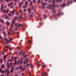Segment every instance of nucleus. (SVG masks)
I'll return each mask as SVG.
<instances>
[{"instance_id": "0e129e2a", "label": "nucleus", "mask_w": 76, "mask_h": 76, "mask_svg": "<svg viewBox=\"0 0 76 76\" xmlns=\"http://www.w3.org/2000/svg\"><path fill=\"white\" fill-rule=\"evenodd\" d=\"M14 35H15V34H16V33H15V32H14Z\"/></svg>"}, {"instance_id": "aec40b11", "label": "nucleus", "mask_w": 76, "mask_h": 76, "mask_svg": "<svg viewBox=\"0 0 76 76\" xmlns=\"http://www.w3.org/2000/svg\"><path fill=\"white\" fill-rule=\"evenodd\" d=\"M19 68L20 69H22V66H19Z\"/></svg>"}, {"instance_id": "5701e85b", "label": "nucleus", "mask_w": 76, "mask_h": 76, "mask_svg": "<svg viewBox=\"0 0 76 76\" xmlns=\"http://www.w3.org/2000/svg\"><path fill=\"white\" fill-rule=\"evenodd\" d=\"M28 2H26L25 3V5L26 6H28Z\"/></svg>"}, {"instance_id": "338daca9", "label": "nucleus", "mask_w": 76, "mask_h": 76, "mask_svg": "<svg viewBox=\"0 0 76 76\" xmlns=\"http://www.w3.org/2000/svg\"><path fill=\"white\" fill-rule=\"evenodd\" d=\"M0 39H2V37L1 36V37H0Z\"/></svg>"}, {"instance_id": "49530a36", "label": "nucleus", "mask_w": 76, "mask_h": 76, "mask_svg": "<svg viewBox=\"0 0 76 76\" xmlns=\"http://www.w3.org/2000/svg\"><path fill=\"white\" fill-rule=\"evenodd\" d=\"M12 4H13V3H12V2H11V3H10V5H12Z\"/></svg>"}, {"instance_id": "bf43d9fd", "label": "nucleus", "mask_w": 76, "mask_h": 76, "mask_svg": "<svg viewBox=\"0 0 76 76\" xmlns=\"http://www.w3.org/2000/svg\"><path fill=\"white\" fill-rule=\"evenodd\" d=\"M4 16L5 15H2V17L3 18H4Z\"/></svg>"}, {"instance_id": "f257e3e1", "label": "nucleus", "mask_w": 76, "mask_h": 76, "mask_svg": "<svg viewBox=\"0 0 76 76\" xmlns=\"http://www.w3.org/2000/svg\"><path fill=\"white\" fill-rule=\"evenodd\" d=\"M56 0H53V5L50 4L49 6L51 7L50 9H51L53 10V13L54 14L53 15V17L55 18L56 17V16H57V15H55L57 13V11H56L55 10V7H56V4H55V1Z\"/></svg>"}, {"instance_id": "37998d69", "label": "nucleus", "mask_w": 76, "mask_h": 76, "mask_svg": "<svg viewBox=\"0 0 76 76\" xmlns=\"http://www.w3.org/2000/svg\"><path fill=\"white\" fill-rule=\"evenodd\" d=\"M30 5L31 6H32V2H31Z\"/></svg>"}, {"instance_id": "7c9ffc66", "label": "nucleus", "mask_w": 76, "mask_h": 76, "mask_svg": "<svg viewBox=\"0 0 76 76\" xmlns=\"http://www.w3.org/2000/svg\"><path fill=\"white\" fill-rule=\"evenodd\" d=\"M26 7H27V6H23V8H26Z\"/></svg>"}, {"instance_id": "4d7b16f0", "label": "nucleus", "mask_w": 76, "mask_h": 76, "mask_svg": "<svg viewBox=\"0 0 76 76\" xmlns=\"http://www.w3.org/2000/svg\"><path fill=\"white\" fill-rule=\"evenodd\" d=\"M22 64V61L20 62V64Z\"/></svg>"}, {"instance_id": "a19ab883", "label": "nucleus", "mask_w": 76, "mask_h": 76, "mask_svg": "<svg viewBox=\"0 0 76 76\" xmlns=\"http://www.w3.org/2000/svg\"><path fill=\"white\" fill-rule=\"evenodd\" d=\"M27 57V55H25L24 56V58H25Z\"/></svg>"}, {"instance_id": "e2e57ef3", "label": "nucleus", "mask_w": 76, "mask_h": 76, "mask_svg": "<svg viewBox=\"0 0 76 76\" xmlns=\"http://www.w3.org/2000/svg\"><path fill=\"white\" fill-rule=\"evenodd\" d=\"M9 16H11V14L10 13H9Z\"/></svg>"}, {"instance_id": "1a4fd4ad", "label": "nucleus", "mask_w": 76, "mask_h": 76, "mask_svg": "<svg viewBox=\"0 0 76 76\" xmlns=\"http://www.w3.org/2000/svg\"><path fill=\"white\" fill-rule=\"evenodd\" d=\"M61 7H64V6H65V4H61Z\"/></svg>"}, {"instance_id": "6e6552de", "label": "nucleus", "mask_w": 76, "mask_h": 76, "mask_svg": "<svg viewBox=\"0 0 76 76\" xmlns=\"http://www.w3.org/2000/svg\"><path fill=\"white\" fill-rule=\"evenodd\" d=\"M9 10H4V12H6L7 14V13H8V12H9Z\"/></svg>"}, {"instance_id": "9d476101", "label": "nucleus", "mask_w": 76, "mask_h": 76, "mask_svg": "<svg viewBox=\"0 0 76 76\" xmlns=\"http://www.w3.org/2000/svg\"><path fill=\"white\" fill-rule=\"evenodd\" d=\"M21 4H23V2H21L20 3H19V6L21 7Z\"/></svg>"}, {"instance_id": "052dcab7", "label": "nucleus", "mask_w": 76, "mask_h": 76, "mask_svg": "<svg viewBox=\"0 0 76 76\" xmlns=\"http://www.w3.org/2000/svg\"><path fill=\"white\" fill-rule=\"evenodd\" d=\"M23 56L24 55H25V53L23 52Z\"/></svg>"}, {"instance_id": "ddd939ff", "label": "nucleus", "mask_w": 76, "mask_h": 76, "mask_svg": "<svg viewBox=\"0 0 76 76\" xmlns=\"http://www.w3.org/2000/svg\"><path fill=\"white\" fill-rule=\"evenodd\" d=\"M0 20L1 22H2V23H4V21L2 19H1Z\"/></svg>"}, {"instance_id": "6e6d98bb", "label": "nucleus", "mask_w": 76, "mask_h": 76, "mask_svg": "<svg viewBox=\"0 0 76 76\" xmlns=\"http://www.w3.org/2000/svg\"><path fill=\"white\" fill-rule=\"evenodd\" d=\"M18 69H19V67H17L16 69V70H18Z\"/></svg>"}, {"instance_id": "9b49d317", "label": "nucleus", "mask_w": 76, "mask_h": 76, "mask_svg": "<svg viewBox=\"0 0 76 76\" xmlns=\"http://www.w3.org/2000/svg\"><path fill=\"white\" fill-rule=\"evenodd\" d=\"M6 57H7V55H5V56H4V60H5Z\"/></svg>"}, {"instance_id": "de8ad7c7", "label": "nucleus", "mask_w": 76, "mask_h": 76, "mask_svg": "<svg viewBox=\"0 0 76 76\" xmlns=\"http://www.w3.org/2000/svg\"><path fill=\"white\" fill-rule=\"evenodd\" d=\"M15 26H18V25L17 23H15Z\"/></svg>"}, {"instance_id": "f704fd0d", "label": "nucleus", "mask_w": 76, "mask_h": 76, "mask_svg": "<svg viewBox=\"0 0 76 76\" xmlns=\"http://www.w3.org/2000/svg\"><path fill=\"white\" fill-rule=\"evenodd\" d=\"M41 64H39L38 65H37V66H41Z\"/></svg>"}, {"instance_id": "412c9836", "label": "nucleus", "mask_w": 76, "mask_h": 76, "mask_svg": "<svg viewBox=\"0 0 76 76\" xmlns=\"http://www.w3.org/2000/svg\"><path fill=\"white\" fill-rule=\"evenodd\" d=\"M10 72V71H8L7 72V76H9V73Z\"/></svg>"}, {"instance_id": "72a5a7b5", "label": "nucleus", "mask_w": 76, "mask_h": 76, "mask_svg": "<svg viewBox=\"0 0 76 76\" xmlns=\"http://www.w3.org/2000/svg\"><path fill=\"white\" fill-rule=\"evenodd\" d=\"M7 32H8V34H9V35H10V32H9V31H8Z\"/></svg>"}, {"instance_id": "cd10ccee", "label": "nucleus", "mask_w": 76, "mask_h": 76, "mask_svg": "<svg viewBox=\"0 0 76 76\" xmlns=\"http://www.w3.org/2000/svg\"><path fill=\"white\" fill-rule=\"evenodd\" d=\"M2 72V69L1 68L0 69V73H1Z\"/></svg>"}, {"instance_id": "423d86ee", "label": "nucleus", "mask_w": 76, "mask_h": 76, "mask_svg": "<svg viewBox=\"0 0 76 76\" xmlns=\"http://www.w3.org/2000/svg\"><path fill=\"white\" fill-rule=\"evenodd\" d=\"M46 72H44L43 73H42V75H41V76H46Z\"/></svg>"}, {"instance_id": "7ed1b4c3", "label": "nucleus", "mask_w": 76, "mask_h": 76, "mask_svg": "<svg viewBox=\"0 0 76 76\" xmlns=\"http://www.w3.org/2000/svg\"><path fill=\"white\" fill-rule=\"evenodd\" d=\"M42 5L41 6V8L42 9H44L45 8V6H44L45 5H47V3H43V2H42Z\"/></svg>"}, {"instance_id": "20e7f679", "label": "nucleus", "mask_w": 76, "mask_h": 76, "mask_svg": "<svg viewBox=\"0 0 76 76\" xmlns=\"http://www.w3.org/2000/svg\"><path fill=\"white\" fill-rule=\"evenodd\" d=\"M72 1H69V0H68V3H67V5H69V4L72 3Z\"/></svg>"}, {"instance_id": "6ab92c4d", "label": "nucleus", "mask_w": 76, "mask_h": 76, "mask_svg": "<svg viewBox=\"0 0 76 76\" xmlns=\"http://www.w3.org/2000/svg\"><path fill=\"white\" fill-rule=\"evenodd\" d=\"M11 12L12 13H14V12H15V9H13V11H11Z\"/></svg>"}, {"instance_id": "c03bdc74", "label": "nucleus", "mask_w": 76, "mask_h": 76, "mask_svg": "<svg viewBox=\"0 0 76 76\" xmlns=\"http://www.w3.org/2000/svg\"><path fill=\"white\" fill-rule=\"evenodd\" d=\"M2 73H4V71L3 70V71H2Z\"/></svg>"}, {"instance_id": "79ce46f5", "label": "nucleus", "mask_w": 76, "mask_h": 76, "mask_svg": "<svg viewBox=\"0 0 76 76\" xmlns=\"http://www.w3.org/2000/svg\"><path fill=\"white\" fill-rule=\"evenodd\" d=\"M13 70H11V73H13Z\"/></svg>"}, {"instance_id": "b1692460", "label": "nucleus", "mask_w": 76, "mask_h": 76, "mask_svg": "<svg viewBox=\"0 0 76 76\" xmlns=\"http://www.w3.org/2000/svg\"><path fill=\"white\" fill-rule=\"evenodd\" d=\"M6 23L7 25H10V23L8 22H7Z\"/></svg>"}, {"instance_id": "dca6fc26", "label": "nucleus", "mask_w": 76, "mask_h": 76, "mask_svg": "<svg viewBox=\"0 0 76 76\" xmlns=\"http://www.w3.org/2000/svg\"><path fill=\"white\" fill-rule=\"evenodd\" d=\"M20 63V60H18V62H17V64H19Z\"/></svg>"}, {"instance_id": "c756f323", "label": "nucleus", "mask_w": 76, "mask_h": 76, "mask_svg": "<svg viewBox=\"0 0 76 76\" xmlns=\"http://www.w3.org/2000/svg\"><path fill=\"white\" fill-rule=\"evenodd\" d=\"M42 67H46V66L45 65H43L42 66Z\"/></svg>"}, {"instance_id": "4c0bfd02", "label": "nucleus", "mask_w": 76, "mask_h": 76, "mask_svg": "<svg viewBox=\"0 0 76 76\" xmlns=\"http://www.w3.org/2000/svg\"><path fill=\"white\" fill-rule=\"evenodd\" d=\"M44 19H45V18H46V15H44Z\"/></svg>"}, {"instance_id": "3c124183", "label": "nucleus", "mask_w": 76, "mask_h": 76, "mask_svg": "<svg viewBox=\"0 0 76 76\" xmlns=\"http://www.w3.org/2000/svg\"><path fill=\"white\" fill-rule=\"evenodd\" d=\"M23 11H24V12H26V10H24Z\"/></svg>"}, {"instance_id": "393cba45", "label": "nucleus", "mask_w": 76, "mask_h": 76, "mask_svg": "<svg viewBox=\"0 0 76 76\" xmlns=\"http://www.w3.org/2000/svg\"><path fill=\"white\" fill-rule=\"evenodd\" d=\"M60 15V12H59L58 13V16H59Z\"/></svg>"}, {"instance_id": "774afa93", "label": "nucleus", "mask_w": 76, "mask_h": 76, "mask_svg": "<svg viewBox=\"0 0 76 76\" xmlns=\"http://www.w3.org/2000/svg\"><path fill=\"white\" fill-rule=\"evenodd\" d=\"M74 1L75 2H76V0H74Z\"/></svg>"}, {"instance_id": "f03ea898", "label": "nucleus", "mask_w": 76, "mask_h": 76, "mask_svg": "<svg viewBox=\"0 0 76 76\" xmlns=\"http://www.w3.org/2000/svg\"><path fill=\"white\" fill-rule=\"evenodd\" d=\"M19 18L18 17H15V18L13 20L12 22L11 23V27H13V23H15V20H16V19H17V18Z\"/></svg>"}, {"instance_id": "bb28decb", "label": "nucleus", "mask_w": 76, "mask_h": 76, "mask_svg": "<svg viewBox=\"0 0 76 76\" xmlns=\"http://www.w3.org/2000/svg\"><path fill=\"white\" fill-rule=\"evenodd\" d=\"M2 67H1V68H2L3 69V68H4V66H4V65L3 64H2Z\"/></svg>"}, {"instance_id": "2f4dec72", "label": "nucleus", "mask_w": 76, "mask_h": 76, "mask_svg": "<svg viewBox=\"0 0 76 76\" xmlns=\"http://www.w3.org/2000/svg\"><path fill=\"white\" fill-rule=\"evenodd\" d=\"M20 18H22L21 16H20V17H19L18 20H20Z\"/></svg>"}, {"instance_id": "5fc2aeb1", "label": "nucleus", "mask_w": 76, "mask_h": 76, "mask_svg": "<svg viewBox=\"0 0 76 76\" xmlns=\"http://www.w3.org/2000/svg\"><path fill=\"white\" fill-rule=\"evenodd\" d=\"M3 29L4 30V29H5V28H4V26L3 27Z\"/></svg>"}, {"instance_id": "69168bd1", "label": "nucleus", "mask_w": 76, "mask_h": 76, "mask_svg": "<svg viewBox=\"0 0 76 76\" xmlns=\"http://www.w3.org/2000/svg\"><path fill=\"white\" fill-rule=\"evenodd\" d=\"M12 28H10V31H12Z\"/></svg>"}, {"instance_id": "f3484780", "label": "nucleus", "mask_w": 76, "mask_h": 76, "mask_svg": "<svg viewBox=\"0 0 76 76\" xmlns=\"http://www.w3.org/2000/svg\"><path fill=\"white\" fill-rule=\"evenodd\" d=\"M28 13H31V10H30L29 9H28Z\"/></svg>"}, {"instance_id": "8fccbe9b", "label": "nucleus", "mask_w": 76, "mask_h": 76, "mask_svg": "<svg viewBox=\"0 0 76 76\" xmlns=\"http://www.w3.org/2000/svg\"><path fill=\"white\" fill-rule=\"evenodd\" d=\"M7 41L8 42H10L11 41L10 40H7Z\"/></svg>"}, {"instance_id": "ea45409f", "label": "nucleus", "mask_w": 76, "mask_h": 76, "mask_svg": "<svg viewBox=\"0 0 76 76\" xmlns=\"http://www.w3.org/2000/svg\"><path fill=\"white\" fill-rule=\"evenodd\" d=\"M6 48H9V47H8V46H7V45H6Z\"/></svg>"}, {"instance_id": "4468645a", "label": "nucleus", "mask_w": 76, "mask_h": 76, "mask_svg": "<svg viewBox=\"0 0 76 76\" xmlns=\"http://www.w3.org/2000/svg\"><path fill=\"white\" fill-rule=\"evenodd\" d=\"M17 58H18L17 57H14V60L15 61H16V59Z\"/></svg>"}, {"instance_id": "39448f33", "label": "nucleus", "mask_w": 76, "mask_h": 76, "mask_svg": "<svg viewBox=\"0 0 76 76\" xmlns=\"http://www.w3.org/2000/svg\"><path fill=\"white\" fill-rule=\"evenodd\" d=\"M18 28H19L20 26H23V25H22V24H18Z\"/></svg>"}, {"instance_id": "f8f14e48", "label": "nucleus", "mask_w": 76, "mask_h": 76, "mask_svg": "<svg viewBox=\"0 0 76 76\" xmlns=\"http://www.w3.org/2000/svg\"><path fill=\"white\" fill-rule=\"evenodd\" d=\"M7 67L8 68H9V63H7Z\"/></svg>"}, {"instance_id": "a878e982", "label": "nucleus", "mask_w": 76, "mask_h": 76, "mask_svg": "<svg viewBox=\"0 0 76 76\" xmlns=\"http://www.w3.org/2000/svg\"><path fill=\"white\" fill-rule=\"evenodd\" d=\"M13 63H10V67H11L12 66V65H13Z\"/></svg>"}, {"instance_id": "4be33fe9", "label": "nucleus", "mask_w": 76, "mask_h": 76, "mask_svg": "<svg viewBox=\"0 0 76 76\" xmlns=\"http://www.w3.org/2000/svg\"><path fill=\"white\" fill-rule=\"evenodd\" d=\"M4 16H5V19H7L8 18V16H6V15H4Z\"/></svg>"}, {"instance_id": "603ef678", "label": "nucleus", "mask_w": 76, "mask_h": 76, "mask_svg": "<svg viewBox=\"0 0 76 76\" xmlns=\"http://www.w3.org/2000/svg\"><path fill=\"white\" fill-rule=\"evenodd\" d=\"M28 42H29V43H31V41L30 40H29L28 41Z\"/></svg>"}, {"instance_id": "a211bd4d", "label": "nucleus", "mask_w": 76, "mask_h": 76, "mask_svg": "<svg viewBox=\"0 0 76 76\" xmlns=\"http://www.w3.org/2000/svg\"><path fill=\"white\" fill-rule=\"evenodd\" d=\"M14 63V64H15V65H16V64H17V62H16V61H15V62Z\"/></svg>"}, {"instance_id": "680f3d73", "label": "nucleus", "mask_w": 76, "mask_h": 76, "mask_svg": "<svg viewBox=\"0 0 76 76\" xmlns=\"http://www.w3.org/2000/svg\"><path fill=\"white\" fill-rule=\"evenodd\" d=\"M39 20H42V18H40L39 19Z\"/></svg>"}, {"instance_id": "a18cd8bd", "label": "nucleus", "mask_w": 76, "mask_h": 76, "mask_svg": "<svg viewBox=\"0 0 76 76\" xmlns=\"http://www.w3.org/2000/svg\"><path fill=\"white\" fill-rule=\"evenodd\" d=\"M8 69H7L6 70V71H5L6 73L7 72V71H8Z\"/></svg>"}, {"instance_id": "c9c22d12", "label": "nucleus", "mask_w": 76, "mask_h": 76, "mask_svg": "<svg viewBox=\"0 0 76 76\" xmlns=\"http://www.w3.org/2000/svg\"><path fill=\"white\" fill-rule=\"evenodd\" d=\"M1 10L2 12L3 11V7H1Z\"/></svg>"}, {"instance_id": "0eeeda50", "label": "nucleus", "mask_w": 76, "mask_h": 76, "mask_svg": "<svg viewBox=\"0 0 76 76\" xmlns=\"http://www.w3.org/2000/svg\"><path fill=\"white\" fill-rule=\"evenodd\" d=\"M25 60V61L24 62V64H26L28 62V59H27Z\"/></svg>"}, {"instance_id": "c85d7f7f", "label": "nucleus", "mask_w": 76, "mask_h": 76, "mask_svg": "<svg viewBox=\"0 0 76 76\" xmlns=\"http://www.w3.org/2000/svg\"><path fill=\"white\" fill-rule=\"evenodd\" d=\"M22 53V50H21V52L20 53L19 55H20Z\"/></svg>"}, {"instance_id": "864d4df0", "label": "nucleus", "mask_w": 76, "mask_h": 76, "mask_svg": "<svg viewBox=\"0 0 76 76\" xmlns=\"http://www.w3.org/2000/svg\"><path fill=\"white\" fill-rule=\"evenodd\" d=\"M10 41H12V39L11 38V37H10Z\"/></svg>"}, {"instance_id": "58836bf2", "label": "nucleus", "mask_w": 76, "mask_h": 76, "mask_svg": "<svg viewBox=\"0 0 76 76\" xmlns=\"http://www.w3.org/2000/svg\"><path fill=\"white\" fill-rule=\"evenodd\" d=\"M12 61V59H10L8 60V61Z\"/></svg>"}, {"instance_id": "e433bc0d", "label": "nucleus", "mask_w": 76, "mask_h": 76, "mask_svg": "<svg viewBox=\"0 0 76 76\" xmlns=\"http://www.w3.org/2000/svg\"><path fill=\"white\" fill-rule=\"evenodd\" d=\"M3 62V61L2 59H1V63Z\"/></svg>"}, {"instance_id": "13d9d810", "label": "nucleus", "mask_w": 76, "mask_h": 76, "mask_svg": "<svg viewBox=\"0 0 76 76\" xmlns=\"http://www.w3.org/2000/svg\"><path fill=\"white\" fill-rule=\"evenodd\" d=\"M9 50L10 51H12V49L11 48H10Z\"/></svg>"}, {"instance_id": "473e14b6", "label": "nucleus", "mask_w": 76, "mask_h": 76, "mask_svg": "<svg viewBox=\"0 0 76 76\" xmlns=\"http://www.w3.org/2000/svg\"><path fill=\"white\" fill-rule=\"evenodd\" d=\"M11 70H14V68H13V67L12 66V67Z\"/></svg>"}, {"instance_id": "09e8293b", "label": "nucleus", "mask_w": 76, "mask_h": 76, "mask_svg": "<svg viewBox=\"0 0 76 76\" xmlns=\"http://www.w3.org/2000/svg\"><path fill=\"white\" fill-rule=\"evenodd\" d=\"M36 1V0H33V2L34 3H35V2Z\"/></svg>"}, {"instance_id": "2eb2a0df", "label": "nucleus", "mask_w": 76, "mask_h": 76, "mask_svg": "<svg viewBox=\"0 0 76 76\" xmlns=\"http://www.w3.org/2000/svg\"><path fill=\"white\" fill-rule=\"evenodd\" d=\"M3 33L4 34V36H6L7 35L6 33V32H5V31H4L3 32Z\"/></svg>"}]
</instances>
